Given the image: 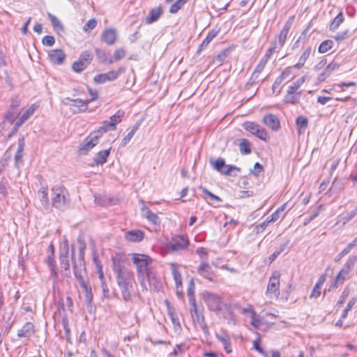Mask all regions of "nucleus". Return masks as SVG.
<instances>
[{
	"label": "nucleus",
	"mask_w": 357,
	"mask_h": 357,
	"mask_svg": "<svg viewBox=\"0 0 357 357\" xmlns=\"http://www.w3.org/2000/svg\"><path fill=\"white\" fill-rule=\"evenodd\" d=\"M93 59V55L89 52L85 51L82 53L80 55L79 60L82 61L84 63H85L87 66L90 63Z\"/></svg>",
	"instance_id": "nucleus-49"
},
{
	"label": "nucleus",
	"mask_w": 357,
	"mask_h": 357,
	"mask_svg": "<svg viewBox=\"0 0 357 357\" xmlns=\"http://www.w3.org/2000/svg\"><path fill=\"white\" fill-rule=\"evenodd\" d=\"M48 17L52 22V24L54 29L63 31L64 28L60 20L54 15L49 13Z\"/></svg>",
	"instance_id": "nucleus-39"
},
{
	"label": "nucleus",
	"mask_w": 357,
	"mask_h": 357,
	"mask_svg": "<svg viewBox=\"0 0 357 357\" xmlns=\"http://www.w3.org/2000/svg\"><path fill=\"white\" fill-rule=\"evenodd\" d=\"M348 273V270L342 268L335 277L334 286L337 287L338 284H342L345 279V275H347Z\"/></svg>",
	"instance_id": "nucleus-43"
},
{
	"label": "nucleus",
	"mask_w": 357,
	"mask_h": 357,
	"mask_svg": "<svg viewBox=\"0 0 357 357\" xmlns=\"http://www.w3.org/2000/svg\"><path fill=\"white\" fill-rule=\"evenodd\" d=\"M301 96V91L298 93H287L284 96V101L285 103L295 105L298 102V100Z\"/></svg>",
	"instance_id": "nucleus-32"
},
{
	"label": "nucleus",
	"mask_w": 357,
	"mask_h": 357,
	"mask_svg": "<svg viewBox=\"0 0 357 357\" xmlns=\"http://www.w3.org/2000/svg\"><path fill=\"white\" fill-rule=\"evenodd\" d=\"M348 295H349V289H345L343 291L342 295L340 296V299L338 300V301L337 303V305H342L344 303L345 299L348 296Z\"/></svg>",
	"instance_id": "nucleus-64"
},
{
	"label": "nucleus",
	"mask_w": 357,
	"mask_h": 357,
	"mask_svg": "<svg viewBox=\"0 0 357 357\" xmlns=\"http://www.w3.org/2000/svg\"><path fill=\"white\" fill-rule=\"evenodd\" d=\"M266 63H267L266 61H265L262 58L260 59L259 63L257 65L254 72L252 73L253 79H258L260 73L264 70Z\"/></svg>",
	"instance_id": "nucleus-36"
},
{
	"label": "nucleus",
	"mask_w": 357,
	"mask_h": 357,
	"mask_svg": "<svg viewBox=\"0 0 357 357\" xmlns=\"http://www.w3.org/2000/svg\"><path fill=\"white\" fill-rule=\"evenodd\" d=\"M262 122L273 131H278L280 129V122L278 116L273 114L264 116Z\"/></svg>",
	"instance_id": "nucleus-12"
},
{
	"label": "nucleus",
	"mask_w": 357,
	"mask_h": 357,
	"mask_svg": "<svg viewBox=\"0 0 357 357\" xmlns=\"http://www.w3.org/2000/svg\"><path fill=\"white\" fill-rule=\"evenodd\" d=\"M202 298L211 311L218 312L223 308L227 307L222 300V298L218 294L208 291H204L202 294Z\"/></svg>",
	"instance_id": "nucleus-5"
},
{
	"label": "nucleus",
	"mask_w": 357,
	"mask_h": 357,
	"mask_svg": "<svg viewBox=\"0 0 357 357\" xmlns=\"http://www.w3.org/2000/svg\"><path fill=\"white\" fill-rule=\"evenodd\" d=\"M225 167L227 168V169L222 171V173L226 176H236V174H233V170H236L238 172L241 171V169L239 167H237L234 165H225Z\"/></svg>",
	"instance_id": "nucleus-51"
},
{
	"label": "nucleus",
	"mask_w": 357,
	"mask_h": 357,
	"mask_svg": "<svg viewBox=\"0 0 357 357\" xmlns=\"http://www.w3.org/2000/svg\"><path fill=\"white\" fill-rule=\"evenodd\" d=\"M115 129L116 127L114 126V123H111L109 121H105L102 126L93 132H98V137L100 138L102 133L107 132L109 130H114Z\"/></svg>",
	"instance_id": "nucleus-28"
},
{
	"label": "nucleus",
	"mask_w": 357,
	"mask_h": 357,
	"mask_svg": "<svg viewBox=\"0 0 357 357\" xmlns=\"http://www.w3.org/2000/svg\"><path fill=\"white\" fill-rule=\"evenodd\" d=\"M48 57L53 64L61 65L63 63L66 55L62 50L56 49L49 51Z\"/></svg>",
	"instance_id": "nucleus-13"
},
{
	"label": "nucleus",
	"mask_w": 357,
	"mask_h": 357,
	"mask_svg": "<svg viewBox=\"0 0 357 357\" xmlns=\"http://www.w3.org/2000/svg\"><path fill=\"white\" fill-rule=\"evenodd\" d=\"M333 44V42L331 40H326L323 41L319 47V52L321 54L326 53L332 48Z\"/></svg>",
	"instance_id": "nucleus-40"
},
{
	"label": "nucleus",
	"mask_w": 357,
	"mask_h": 357,
	"mask_svg": "<svg viewBox=\"0 0 357 357\" xmlns=\"http://www.w3.org/2000/svg\"><path fill=\"white\" fill-rule=\"evenodd\" d=\"M198 273L204 278L213 281L214 273L208 263H202L198 268Z\"/></svg>",
	"instance_id": "nucleus-17"
},
{
	"label": "nucleus",
	"mask_w": 357,
	"mask_h": 357,
	"mask_svg": "<svg viewBox=\"0 0 357 357\" xmlns=\"http://www.w3.org/2000/svg\"><path fill=\"white\" fill-rule=\"evenodd\" d=\"M111 148L98 152L93 158V163L91 165L92 167L103 165L107 162V159L110 154Z\"/></svg>",
	"instance_id": "nucleus-16"
},
{
	"label": "nucleus",
	"mask_w": 357,
	"mask_h": 357,
	"mask_svg": "<svg viewBox=\"0 0 357 357\" xmlns=\"http://www.w3.org/2000/svg\"><path fill=\"white\" fill-rule=\"evenodd\" d=\"M171 273L175 282V285L178 287H183L182 277L178 271V265L176 263L169 264Z\"/></svg>",
	"instance_id": "nucleus-18"
},
{
	"label": "nucleus",
	"mask_w": 357,
	"mask_h": 357,
	"mask_svg": "<svg viewBox=\"0 0 357 357\" xmlns=\"http://www.w3.org/2000/svg\"><path fill=\"white\" fill-rule=\"evenodd\" d=\"M126 56V51L123 48L117 49L114 54L115 61L120 60Z\"/></svg>",
	"instance_id": "nucleus-58"
},
{
	"label": "nucleus",
	"mask_w": 357,
	"mask_h": 357,
	"mask_svg": "<svg viewBox=\"0 0 357 357\" xmlns=\"http://www.w3.org/2000/svg\"><path fill=\"white\" fill-rule=\"evenodd\" d=\"M344 17L342 12L339 13L338 15L333 19L330 24V31H334L339 26L344 22Z\"/></svg>",
	"instance_id": "nucleus-30"
},
{
	"label": "nucleus",
	"mask_w": 357,
	"mask_h": 357,
	"mask_svg": "<svg viewBox=\"0 0 357 357\" xmlns=\"http://www.w3.org/2000/svg\"><path fill=\"white\" fill-rule=\"evenodd\" d=\"M322 210V205H319L315 211L310 215L309 218H305L304 221V225H308L312 220H314L315 218H317L320 211Z\"/></svg>",
	"instance_id": "nucleus-52"
},
{
	"label": "nucleus",
	"mask_w": 357,
	"mask_h": 357,
	"mask_svg": "<svg viewBox=\"0 0 357 357\" xmlns=\"http://www.w3.org/2000/svg\"><path fill=\"white\" fill-rule=\"evenodd\" d=\"M188 1V0H177L170 6L169 13L172 14L176 13Z\"/></svg>",
	"instance_id": "nucleus-38"
},
{
	"label": "nucleus",
	"mask_w": 357,
	"mask_h": 357,
	"mask_svg": "<svg viewBox=\"0 0 357 357\" xmlns=\"http://www.w3.org/2000/svg\"><path fill=\"white\" fill-rule=\"evenodd\" d=\"M114 272L116 275V280L119 287L123 299L128 301L131 298L132 291L133 275L131 271L121 266L120 263L114 262Z\"/></svg>",
	"instance_id": "nucleus-3"
},
{
	"label": "nucleus",
	"mask_w": 357,
	"mask_h": 357,
	"mask_svg": "<svg viewBox=\"0 0 357 357\" xmlns=\"http://www.w3.org/2000/svg\"><path fill=\"white\" fill-rule=\"evenodd\" d=\"M126 240L130 242H140L144 237V234L142 230H130L126 233Z\"/></svg>",
	"instance_id": "nucleus-19"
},
{
	"label": "nucleus",
	"mask_w": 357,
	"mask_h": 357,
	"mask_svg": "<svg viewBox=\"0 0 357 357\" xmlns=\"http://www.w3.org/2000/svg\"><path fill=\"white\" fill-rule=\"evenodd\" d=\"M79 252L77 256L75 255V247H71V261L73 264V268L74 275L81 288L85 291H91V288L87 281L84 280V275L86 273V266L84 261V251L86 249V243L82 237L78 238Z\"/></svg>",
	"instance_id": "nucleus-1"
},
{
	"label": "nucleus",
	"mask_w": 357,
	"mask_h": 357,
	"mask_svg": "<svg viewBox=\"0 0 357 357\" xmlns=\"http://www.w3.org/2000/svg\"><path fill=\"white\" fill-rule=\"evenodd\" d=\"M288 242L281 244L274 252L269 256L270 263H272L286 249Z\"/></svg>",
	"instance_id": "nucleus-37"
},
{
	"label": "nucleus",
	"mask_w": 357,
	"mask_h": 357,
	"mask_svg": "<svg viewBox=\"0 0 357 357\" xmlns=\"http://www.w3.org/2000/svg\"><path fill=\"white\" fill-rule=\"evenodd\" d=\"M218 32L215 30L211 31L205 39L202 41V44L199 45L198 51H201L202 49L206 48L210 42L217 36Z\"/></svg>",
	"instance_id": "nucleus-33"
},
{
	"label": "nucleus",
	"mask_w": 357,
	"mask_h": 357,
	"mask_svg": "<svg viewBox=\"0 0 357 357\" xmlns=\"http://www.w3.org/2000/svg\"><path fill=\"white\" fill-rule=\"evenodd\" d=\"M102 40L109 45L114 44L116 40V33L112 29H107L102 33Z\"/></svg>",
	"instance_id": "nucleus-22"
},
{
	"label": "nucleus",
	"mask_w": 357,
	"mask_h": 357,
	"mask_svg": "<svg viewBox=\"0 0 357 357\" xmlns=\"http://www.w3.org/2000/svg\"><path fill=\"white\" fill-rule=\"evenodd\" d=\"M47 264L50 268V276L56 280L58 278V273L56 271V266L54 259V255H50L47 259Z\"/></svg>",
	"instance_id": "nucleus-27"
},
{
	"label": "nucleus",
	"mask_w": 357,
	"mask_h": 357,
	"mask_svg": "<svg viewBox=\"0 0 357 357\" xmlns=\"http://www.w3.org/2000/svg\"><path fill=\"white\" fill-rule=\"evenodd\" d=\"M189 243L190 242L187 236L180 235L172 238L167 244L166 248L171 252H181L186 250Z\"/></svg>",
	"instance_id": "nucleus-6"
},
{
	"label": "nucleus",
	"mask_w": 357,
	"mask_h": 357,
	"mask_svg": "<svg viewBox=\"0 0 357 357\" xmlns=\"http://www.w3.org/2000/svg\"><path fill=\"white\" fill-rule=\"evenodd\" d=\"M331 73L328 71V68L326 67L321 73H319L318 75V81L319 82H324L325 79L331 75Z\"/></svg>",
	"instance_id": "nucleus-59"
},
{
	"label": "nucleus",
	"mask_w": 357,
	"mask_h": 357,
	"mask_svg": "<svg viewBox=\"0 0 357 357\" xmlns=\"http://www.w3.org/2000/svg\"><path fill=\"white\" fill-rule=\"evenodd\" d=\"M99 139L98 132H91L80 144L79 147V154H86L98 143Z\"/></svg>",
	"instance_id": "nucleus-9"
},
{
	"label": "nucleus",
	"mask_w": 357,
	"mask_h": 357,
	"mask_svg": "<svg viewBox=\"0 0 357 357\" xmlns=\"http://www.w3.org/2000/svg\"><path fill=\"white\" fill-rule=\"evenodd\" d=\"M124 112L121 110H118L114 115L110 117V123H114V126L116 127V125L121 121V118L123 117Z\"/></svg>",
	"instance_id": "nucleus-46"
},
{
	"label": "nucleus",
	"mask_w": 357,
	"mask_h": 357,
	"mask_svg": "<svg viewBox=\"0 0 357 357\" xmlns=\"http://www.w3.org/2000/svg\"><path fill=\"white\" fill-rule=\"evenodd\" d=\"M54 43L55 39L52 36H45L42 40V43L48 47H52Z\"/></svg>",
	"instance_id": "nucleus-57"
},
{
	"label": "nucleus",
	"mask_w": 357,
	"mask_h": 357,
	"mask_svg": "<svg viewBox=\"0 0 357 357\" xmlns=\"http://www.w3.org/2000/svg\"><path fill=\"white\" fill-rule=\"evenodd\" d=\"M97 25V22L95 19L89 20L86 24L84 26L83 30L86 32H89L93 30Z\"/></svg>",
	"instance_id": "nucleus-55"
},
{
	"label": "nucleus",
	"mask_w": 357,
	"mask_h": 357,
	"mask_svg": "<svg viewBox=\"0 0 357 357\" xmlns=\"http://www.w3.org/2000/svg\"><path fill=\"white\" fill-rule=\"evenodd\" d=\"M35 333V326L31 322H26L20 329L17 331V336L19 337L29 338Z\"/></svg>",
	"instance_id": "nucleus-14"
},
{
	"label": "nucleus",
	"mask_w": 357,
	"mask_h": 357,
	"mask_svg": "<svg viewBox=\"0 0 357 357\" xmlns=\"http://www.w3.org/2000/svg\"><path fill=\"white\" fill-rule=\"evenodd\" d=\"M13 314V312H11L9 315H8V321H6V323L3 325V326L1 328V334L3 335V336H6L10 331L12 326H13V322H9L10 319H11L12 316Z\"/></svg>",
	"instance_id": "nucleus-44"
},
{
	"label": "nucleus",
	"mask_w": 357,
	"mask_h": 357,
	"mask_svg": "<svg viewBox=\"0 0 357 357\" xmlns=\"http://www.w3.org/2000/svg\"><path fill=\"white\" fill-rule=\"evenodd\" d=\"M199 190L204 193L206 195L210 197V199L211 200H213V201H215V202H222V199L220 197H219L218 196L213 194L212 192H211L210 191H208L206 188H205L203 186H199Z\"/></svg>",
	"instance_id": "nucleus-50"
},
{
	"label": "nucleus",
	"mask_w": 357,
	"mask_h": 357,
	"mask_svg": "<svg viewBox=\"0 0 357 357\" xmlns=\"http://www.w3.org/2000/svg\"><path fill=\"white\" fill-rule=\"evenodd\" d=\"M69 102H73V106L75 107H84V110L86 109L87 107V105L89 103V100H82V99H79V98H77V99H73V98H66L63 100V103L64 105H69Z\"/></svg>",
	"instance_id": "nucleus-25"
},
{
	"label": "nucleus",
	"mask_w": 357,
	"mask_h": 357,
	"mask_svg": "<svg viewBox=\"0 0 357 357\" xmlns=\"http://www.w3.org/2000/svg\"><path fill=\"white\" fill-rule=\"evenodd\" d=\"M356 215L357 208L356 207L354 210H352L350 213H349L342 218V225H345L347 223L351 221Z\"/></svg>",
	"instance_id": "nucleus-54"
},
{
	"label": "nucleus",
	"mask_w": 357,
	"mask_h": 357,
	"mask_svg": "<svg viewBox=\"0 0 357 357\" xmlns=\"http://www.w3.org/2000/svg\"><path fill=\"white\" fill-rule=\"evenodd\" d=\"M294 18V17L292 16L287 20V22L284 24L282 29L281 30L279 34L278 42L279 43L280 47H282L285 43L289 31L291 26Z\"/></svg>",
	"instance_id": "nucleus-15"
},
{
	"label": "nucleus",
	"mask_w": 357,
	"mask_h": 357,
	"mask_svg": "<svg viewBox=\"0 0 357 357\" xmlns=\"http://www.w3.org/2000/svg\"><path fill=\"white\" fill-rule=\"evenodd\" d=\"M36 108H37V106L35 104H33L27 109L24 111V112L20 116V117L24 121H27L30 118V116H31L33 114V113L35 112Z\"/></svg>",
	"instance_id": "nucleus-41"
},
{
	"label": "nucleus",
	"mask_w": 357,
	"mask_h": 357,
	"mask_svg": "<svg viewBox=\"0 0 357 357\" xmlns=\"http://www.w3.org/2000/svg\"><path fill=\"white\" fill-rule=\"evenodd\" d=\"M284 208H285V204L281 206L273 214H271V217L272 220H273L274 222H276L281 217H283L284 215Z\"/></svg>",
	"instance_id": "nucleus-45"
},
{
	"label": "nucleus",
	"mask_w": 357,
	"mask_h": 357,
	"mask_svg": "<svg viewBox=\"0 0 357 357\" xmlns=\"http://www.w3.org/2000/svg\"><path fill=\"white\" fill-rule=\"evenodd\" d=\"M280 273L278 271H274L269 279L266 295L271 298H278L280 295Z\"/></svg>",
	"instance_id": "nucleus-8"
},
{
	"label": "nucleus",
	"mask_w": 357,
	"mask_h": 357,
	"mask_svg": "<svg viewBox=\"0 0 357 357\" xmlns=\"http://www.w3.org/2000/svg\"><path fill=\"white\" fill-rule=\"evenodd\" d=\"M190 312L192 316V318L195 322H197L198 324H200L205 321L204 317L203 314L198 311L196 302L195 304H190Z\"/></svg>",
	"instance_id": "nucleus-21"
},
{
	"label": "nucleus",
	"mask_w": 357,
	"mask_h": 357,
	"mask_svg": "<svg viewBox=\"0 0 357 357\" xmlns=\"http://www.w3.org/2000/svg\"><path fill=\"white\" fill-rule=\"evenodd\" d=\"M311 53H312V47H306L304 50V51L303 52V53L301 54V55L298 59V61L294 66V67L297 69L301 68L305 65V63L310 57Z\"/></svg>",
	"instance_id": "nucleus-24"
},
{
	"label": "nucleus",
	"mask_w": 357,
	"mask_h": 357,
	"mask_svg": "<svg viewBox=\"0 0 357 357\" xmlns=\"http://www.w3.org/2000/svg\"><path fill=\"white\" fill-rule=\"evenodd\" d=\"M17 115L15 112L12 109L8 110L4 114L5 120L8 121L10 124H13L17 118Z\"/></svg>",
	"instance_id": "nucleus-53"
},
{
	"label": "nucleus",
	"mask_w": 357,
	"mask_h": 357,
	"mask_svg": "<svg viewBox=\"0 0 357 357\" xmlns=\"http://www.w3.org/2000/svg\"><path fill=\"white\" fill-rule=\"evenodd\" d=\"M69 250L70 247L68 244V241L65 238L63 241V244L59 252V259H68L69 257Z\"/></svg>",
	"instance_id": "nucleus-34"
},
{
	"label": "nucleus",
	"mask_w": 357,
	"mask_h": 357,
	"mask_svg": "<svg viewBox=\"0 0 357 357\" xmlns=\"http://www.w3.org/2000/svg\"><path fill=\"white\" fill-rule=\"evenodd\" d=\"M40 202L43 206L47 208L49 206L48 188L47 186H42L38 192Z\"/></svg>",
	"instance_id": "nucleus-23"
},
{
	"label": "nucleus",
	"mask_w": 357,
	"mask_h": 357,
	"mask_svg": "<svg viewBox=\"0 0 357 357\" xmlns=\"http://www.w3.org/2000/svg\"><path fill=\"white\" fill-rule=\"evenodd\" d=\"M24 146H25L24 138L23 135H21V137H19V139H18L17 152L23 153Z\"/></svg>",
	"instance_id": "nucleus-61"
},
{
	"label": "nucleus",
	"mask_w": 357,
	"mask_h": 357,
	"mask_svg": "<svg viewBox=\"0 0 357 357\" xmlns=\"http://www.w3.org/2000/svg\"><path fill=\"white\" fill-rule=\"evenodd\" d=\"M250 312L252 314V320H251V324L255 327L258 328L259 326L261 324V321L259 319V316L256 314L255 312L250 310Z\"/></svg>",
	"instance_id": "nucleus-56"
},
{
	"label": "nucleus",
	"mask_w": 357,
	"mask_h": 357,
	"mask_svg": "<svg viewBox=\"0 0 357 357\" xmlns=\"http://www.w3.org/2000/svg\"><path fill=\"white\" fill-rule=\"evenodd\" d=\"M194 291H195L194 280L193 279H190V282H188V284L187 294H188V298H189V303L190 304H193V305L196 302Z\"/></svg>",
	"instance_id": "nucleus-31"
},
{
	"label": "nucleus",
	"mask_w": 357,
	"mask_h": 357,
	"mask_svg": "<svg viewBox=\"0 0 357 357\" xmlns=\"http://www.w3.org/2000/svg\"><path fill=\"white\" fill-rule=\"evenodd\" d=\"M23 153H15V166L19 168L22 164H23Z\"/></svg>",
	"instance_id": "nucleus-60"
},
{
	"label": "nucleus",
	"mask_w": 357,
	"mask_h": 357,
	"mask_svg": "<svg viewBox=\"0 0 357 357\" xmlns=\"http://www.w3.org/2000/svg\"><path fill=\"white\" fill-rule=\"evenodd\" d=\"M132 260L137 267V276L142 288H146L145 278L147 279L150 285L153 284L155 288H158L159 281L155 278L150 266L152 263V259L145 255L134 253Z\"/></svg>",
	"instance_id": "nucleus-2"
},
{
	"label": "nucleus",
	"mask_w": 357,
	"mask_h": 357,
	"mask_svg": "<svg viewBox=\"0 0 357 357\" xmlns=\"http://www.w3.org/2000/svg\"><path fill=\"white\" fill-rule=\"evenodd\" d=\"M243 127L246 131L263 141L267 142L269 139V135L266 129L255 122L246 121L243 124Z\"/></svg>",
	"instance_id": "nucleus-7"
},
{
	"label": "nucleus",
	"mask_w": 357,
	"mask_h": 357,
	"mask_svg": "<svg viewBox=\"0 0 357 357\" xmlns=\"http://www.w3.org/2000/svg\"><path fill=\"white\" fill-rule=\"evenodd\" d=\"M162 13L161 7H156L149 11V15L146 17L145 21L146 24H152L156 22Z\"/></svg>",
	"instance_id": "nucleus-20"
},
{
	"label": "nucleus",
	"mask_w": 357,
	"mask_h": 357,
	"mask_svg": "<svg viewBox=\"0 0 357 357\" xmlns=\"http://www.w3.org/2000/svg\"><path fill=\"white\" fill-rule=\"evenodd\" d=\"M96 54L97 57L101 59L102 61H106L107 60V55L104 50L96 49Z\"/></svg>",
	"instance_id": "nucleus-62"
},
{
	"label": "nucleus",
	"mask_w": 357,
	"mask_h": 357,
	"mask_svg": "<svg viewBox=\"0 0 357 357\" xmlns=\"http://www.w3.org/2000/svg\"><path fill=\"white\" fill-rule=\"evenodd\" d=\"M296 125L299 127V132L301 130H305L307 126V119L303 116H299L296 120Z\"/></svg>",
	"instance_id": "nucleus-48"
},
{
	"label": "nucleus",
	"mask_w": 357,
	"mask_h": 357,
	"mask_svg": "<svg viewBox=\"0 0 357 357\" xmlns=\"http://www.w3.org/2000/svg\"><path fill=\"white\" fill-rule=\"evenodd\" d=\"M87 66L80 60L75 61L72 65V69L76 73H81L86 68Z\"/></svg>",
	"instance_id": "nucleus-47"
},
{
	"label": "nucleus",
	"mask_w": 357,
	"mask_h": 357,
	"mask_svg": "<svg viewBox=\"0 0 357 357\" xmlns=\"http://www.w3.org/2000/svg\"><path fill=\"white\" fill-rule=\"evenodd\" d=\"M239 150L241 154H250L252 151L250 148V142L246 139H240Z\"/></svg>",
	"instance_id": "nucleus-29"
},
{
	"label": "nucleus",
	"mask_w": 357,
	"mask_h": 357,
	"mask_svg": "<svg viewBox=\"0 0 357 357\" xmlns=\"http://www.w3.org/2000/svg\"><path fill=\"white\" fill-rule=\"evenodd\" d=\"M123 69L120 68L119 70H111L107 73L99 74L93 77V81L96 84H103L107 81L115 80L119 75L120 73L123 72Z\"/></svg>",
	"instance_id": "nucleus-11"
},
{
	"label": "nucleus",
	"mask_w": 357,
	"mask_h": 357,
	"mask_svg": "<svg viewBox=\"0 0 357 357\" xmlns=\"http://www.w3.org/2000/svg\"><path fill=\"white\" fill-rule=\"evenodd\" d=\"M69 202L68 192L64 186L56 185L52 188V204L54 208L63 211Z\"/></svg>",
	"instance_id": "nucleus-4"
},
{
	"label": "nucleus",
	"mask_w": 357,
	"mask_h": 357,
	"mask_svg": "<svg viewBox=\"0 0 357 357\" xmlns=\"http://www.w3.org/2000/svg\"><path fill=\"white\" fill-rule=\"evenodd\" d=\"M139 202L142 204L141 211L143 218H146L155 227H158L161 222L160 218L156 213L152 212L147 206H145L143 200H140Z\"/></svg>",
	"instance_id": "nucleus-10"
},
{
	"label": "nucleus",
	"mask_w": 357,
	"mask_h": 357,
	"mask_svg": "<svg viewBox=\"0 0 357 357\" xmlns=\"http://www.w3.org/2000/svg\"><path fill=\"white\" fill-rule=\"evenodd\" d=\"M216 337L222 344L225 351L227 354L231 353L232 349H231V342H230L228 335L225 334V333H222V334L217 333Z\"/></svg>",
	"instance_id": "nucleus-26"
},
{
	"label": "nucleus",
	"mask_w": 357,
	"mask_h": 357,
	"mask_svg": "<svg viewBox=\"0 0 357 357\" xmlns=\"http://www.w3.org/2000/svg\"><path fill=\"white\" fill-rule=\"evenodd\" d=\"M211 164L216 171L220 172H222V168L226 165L225 160L222 158H219L215 161H211Z\"/></svg>",
	"instance_id": "nucleus-42"
},
{
	"label": "nucleus",
	"mask_w": 357,
	"mask_h": 357,
	"mask_svg": "<svg viewBox=\"0 0 357 357\" xmlns=\"http://www.w3.org/2000/svg\"><path fill=\"white\" fill-rule=\"evenodd\" d=\"M61 324L65 331L66 341L70 344H72V340L70 337V329L69 327L68 319L66 317H63L61 320Z\"/></svg>",
	"instance_id": "nucleus-35"
},
{
	"label": "nucleus",
	"mask_w": 357,
	"mask_h": 357,
	"mask_svg": "<svg viewBox=\"0 0 357 357\" xmlns=\"http://www.w3.org/2000/svg\"><path fill=\"white\" fill-rule=\"evenodd\" d=\"M321 294V287L317 284L314 285L310 297V298H317L320 296Z\"/></svg>",
	"instance_id": "nucleus-63"
}]
</instances>
